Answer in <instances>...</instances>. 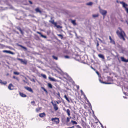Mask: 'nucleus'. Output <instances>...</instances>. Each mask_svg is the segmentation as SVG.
<instances>
[{"label": "nucleus", "instance_id": "obj_1", "mask_svg": "<svg viewBox=\"0 0 128 128\" xmlns=\"http://www.w3.org/2000/svg\"><path fill=\"white\" fill-rule=\"evenodd\" d=\"M118 29L119 30L117 31L116 32L117 34L120 38L125 40L124 37L126 36L125 33L120 28H118Z\"/></svg>", "mask_w": 128, "mask_h": 128}, {"label": "nucleus", "instance_id": "obj_2", "mask_svg": "<svg viewBox=\"0 0 128 128\" xmlns=\"http://www.w3.org/2000/svg\"><path fill=\"white\" fill-rule=\"evenodd\" d=\"M99 11L100 13L102 16H106L107 13V12L106 10L101 9L100 7H99Z\"/></svg>", "mask_w": 128, "mask_h": 128}, {"label": "nucleus", "instance_id": "obj_3", "mask_svg": "<svg viewBox=\"0 0 128 128\" xmlns=\"http://www.w3.org/2000/svg\"><path fill=\"white\" fill-rule=\"evenodd\" d=\"M51 120L52 121L55 122L56 124L58 123L59 122V119L57 118H52Z\"/></svg>", "mask_w": 128, "mask_h": 128}, {"label": "nucleus", "instance_id": "obj_4", "mask_svg": "<svg viewBox=\"0 0 128 128\" xmlns=\"http://www.w3.org/2000/svg\"><path fill=\"white\" fill-rule=\"evenodd\" d=\"M120 3L121 4H122V6L123 8H124L125 9L126 8H127L126 7L128 6L127 4H126L125 2H120Z\"/></svg>", "mask_w": 128, "mask_h": 128}, {"label": "nucleus", "instance_id": "obj_5", "mask_svg": "<svg viewBox=\"0 0 128 128\" xmlns=\"http://www.w3.org/2000/svg\"><path fill=\"white\" fill-rule=\"evenodd\" d=\"M24 88L25 89L28 91H29L32 92H33L32 90L28 86H24Z\"/></svg>", "mask_w": 128, "mask_h": 128}, {"label": "nucleus", "instance_id": "obj_6", "mask_svg": "<svg viewBox=\"0 0 128 128\" xmlns=\"http://www.w3.org/2000/svg\"><path fill=\"white\" fill-rule=\"evenodd\" d=\"M3 52H6L7 53L10 54H14V53L13 52H11L10 51L7 50H4L3 51Z\"/></svg>", "mask_w": 128, "mask_h": 128}, {"label": "nucleus", "instance_id": "obj_7", "mask_svg": "<svg viewBox=\"0 0 128 128\" xmlns=\"http://www.w3.org/2000/svg\"><path fill=\"white\" fill-rule=\"evenodd\" d=\"M8 88L9 90H11L13 89L14 86L12 84H9L8 86Z\"/></svg>", "mask_w": 128, "mask_h": 128}, {"label": "nucleus", "instance_id": "obj_8", "mask_svg": "<svg viewBox=\"0 0 128 128\" xmlns=\"http://www.w3.org/2000/svg\"><path fill=\"white\" fill-rule=\"evenodd\" d=\"M120 58L122 60L123 62H128V60H126L123 57H120Z\"/></svg>", "mask_w": 128, "mask_h": 128}, {"label": "nucleus", "instance_id": "obj_9", "mask_svg": "<svg viewBox=\"0 0 128 128\" xmlns=\"http://www.w3.org/2000/svg\"><path fill=\"white\" fill-rule=\"evenodd\" d=\"M64 110L66 111V112L67 113L68 115V116H70V110H69V109H68L66 110L65 109H64Z\"/></svg>", "mask_w": 128, "mask_h": 128}, {"label": "nucleus", "instance_id": "obj_10", "mask_svg": "<svg viewBox=\"0 0 128 128\" xmlns=\"http://www.w3.org/2000/svg\"><path fill=\"white\" fill-rule=\"evenodd\" d=\"M39 116L41 118H42L46 116V114L44 112L40 114Z\"/></svg>", "mask_w": 128, "mask_h": 128}, {"label": "nucleus", "instance_id": "obj_11", "mask_svg": "<svg viewBox=\"0 0 128 128\" xmlns=\"http://www.w3.org/2000/svg\"><path fill=\"white\" fill-rule=\"evenodd\" d=\"M109 38L110 40V42L112 43L115 44V42H114V40H112L110 36H109Z\"/></svg>", "mask_w": 128, "mask_h": 128}, {"label": "nucleus", "instance_id": "obj_12", "mask_svg": "<svg viewBox=\"0 0 128 128\" xmlns=\"http://www.w3.org/2000/svg\"><path fill=\"white\" fill-rule=\"evenodd\" d=\"M37 33L38 34H39L40 35V36L42 37L43 38H46V36L43 35L40 32H37Z\"/></svg>", "mask_w": 128, "mask_h": 128}, {"label": "nucleus", "instance_id": "obj_13", "mask_svg": "<svg viewBox=\"0 0 128 128\" xmlns=\"http://www.w3.org/2000/svg\"><path fill=\"white\" fill-rule=\"evenodd\" d=\"M53 106H54V109L56 111L58 110V107L57 106L56 104H54Z\"/></svg>", "mask_w": 128, "mask_h": 128}, {"label": "nucleus", "instance_id": "obj_14", "mask_svg": "<svg viewBox=\"0 0 128 128\" xmlns=\"http://www.w3.org/2000/svg\"><path fill=\"white\" fill-rule=\"evenodd\" d=\"M20 95L22 97H26V95L24 94L23 93L20 92Z\"/></svg>", "mask_w": 128, "mask_h": 128}, {"label": "nucleus", "instance_id": "obj_15", "mask_svg": "<svg viewBox=\"0 0 128 128\" xmlns=\"http://www.w3.org/2000/svg\"><path fill=\"white\" fill-rule=\"evenodd\" d=\"M48 78L51 81L54 82L56 81V80L53 78H52L49 77Z\"/></svg>", "mask_w": 128, "mask_h": 128}, {"label": "nucleus", "instance_id": "obj_16", "mask_svg": "<svg viewBox=\"0 0 128 128\" xmlns=\"http://www.w3.org/2000/svg\"><path fill=\"white\" fill-rule=\"evenodd\" d=\"M98 56L102 59H104V57L103 55L101 54H99L98 55Z\"/></svg>", "mask_w": 128, "mask_h": 128}, {"label": "nucleus", "instance_id": "obj_17", "mask_svg": "<svg viewBox=\"0 0 128 128\" xmlns=\"http://www.w3.org/2000/svg\"><path fill=\"white\" fill-rule=\"evenodd\" d=\"M42 107H38L36 109V112H38L41 109Z\"/></svg>", "mask_w": 128, "mask_h": 128}, {"label": "nucleus", "instance_id": "obj_18", "mask_svg": "<svg viewBox=\"0 0 128 128\" xmlns=\"http://www.w3.org/2000/svg\"><path fill=\"white\" fill-rule=\"evenodd\" d=\"M35 10L37 12H38L40 13L42 12L38 8H36L35 9Z\"/></svg>", "mask_w": 128, "mask_h": 128}, {"label": "nucleus", "instance_id": "obj_19", "mask_svg": "<svg viewBox=\"0 0 128 128\" xmlns=\"http://www.w3.org/2000/svg\"><path fill=\"white\" fill-rule=\"evenodd\" d=\"M99 16L98 14H93L92 15V16L93 18H95L98 17Z\"/></svg>", "mask_w": 128, "mask_h": 128}, {"label": "nucleus", "instance_id": "obj_20", "mask_svg": "<svg viewBox=\"0 0 128 128\" xmlns=\"http://www.w3.org/2000/svg\"><path fill=\"white\" fill-rule=\"evenodd\" d=\"M0 83L2 84H3L4 85H5L6 84L7 82H2V80H1L0 79Z\"/></svg>", "mask_w": 128, "mask_h": 128}, {"label": "nucleus", "instance_id": "obj_21", "mask_svg": "<svg viewBox=\"0 0 128 128\" xmlns=\"http://www.w3.org/2000/svg\"><path fill=\"white\" fill-rule=\"evenodd\" d=\"M93 4V2H90L86 4V5L88 6H91Z\"/></svg>", "mask_w": 128, "mask_h": 128}, {"label": "nucleus", "instance_id": "obj_22", "mask_svg": "<svg viewBox=\"0 0 128 128\" xmlns=\"http://www.w3.org/2000/svg\"><path fill=\"white\" fill-rule=\"evenodd\" d=\"M64 97L68 102H70V100L66 95H64Z\"/></svg>", "mask_w": 128, "mask_h": 128}, {"label": "nucleus", "instance_id": "obj_23", "mask_svg": "<svg viewBox=\"0 0 128 128\" xmlns=\"http://www.w3.org/2000/svg\"><path fill=\"white\" fill-rule=\"evenodd\" d=\"M48 86L49 88H52V85L51 84H50V83H48Z\"/></svg>", "mask_w": 128, "mask_h": 128}, {"label": "nucleus", "instance_id": "obj_24", "mask_svg": "<svg viewBox=\"0 0 128 128\" xmlns=\"http://www.w3.org/2000/svg\"><path fill=\"white\" fill-rule=\"evenodd\" d=\"M41 76L44 78H46V75H45L44 74H41Z\"/></svg>", "mask_w": 128, "mask_h": 128}, {"label": "nucleus", "instance_id": "obj_25", "mask_svg": "<svg viewBox=\"0 0 128 128\" xmlns=\"http://www.w3.org/2000/svg\"><path fill=\"white\" fill-rule=\"evenodd\" d=\"M71 122L73 124H77V122L75 121L72 120Z\"/></svg>", "mask_w": 128, "mask_h": 128}, {"label": "nucleus", "instance_id": "obj_26", "mask_svg": "<svg viewBox=\"0 0 128 128\" xmlns=\"http://www.w3.org/2000/svg\"><path fill=\"white\" fill-rule=\"evenodd\" d=\"M13 78H14L16 79L18 81H19V79L18 78L14 76H13Z\"/></svg>", "mask_w": 128, "mask_h": 128}, {"label": "nucleus", "instance_id": "obj_27", "mask_svg": "<svg viewBox=\"0 0 128 128\" xmlns=\"http://www.w3.org/2000/svg\"><path fill=\"white\" fill-rule=\"evenodd\" d=\"M14 74L16 75H19L20 74L19 72H14Z\"/></svg>", "mask_w": 128, "mask_h": 128}, {"label": "nucleus", "instance_id": "obj_28", "mask_svg": "<svg viewBox=\"0 0 128 128\" xmlns=\"http://www.w3.org/2000/svg\"><path fill=\"white\" fill-rule=\"evenodd\" d=\"M57 35L60 37L61 39H62L63 38L61 34H57Z\"/></svg>", "mask_w": 128, "mask_h": 128}, {"label": "nucleus", "instance_id": "obj_29", "mask_svg": "<svg viewBox=\"0 0 128 128\" xmlns=\"http://www.w3.org/2000/svg\"><path fill=\"white\" fill-rule=\"evenodd\" d=\"M72 22L74 25H76V24L75 23V20H72Z\"/></svg>", "mask_w": 128, "mask_h": 128}, {"label": "nucleus", "instance_id": "obj_30", "mask_svg": "<svg viewBox=\"0 0 128 128\" xmlns=\"http://www.w3.org/2000/svg\"><path fill=\"white\" fill-rule=\"evenodd\" d=\"M29 79L31 81L34 82H35V81L34 78H29Z\"/></svg>", "mask_w": 128, "mask_h": 128}, {"label": "nucleus", "instance_id": "obj_31", "mask_svg": "<svg viewBox=\"0 0 128 128\" xmlns=\"http://www.w3.org/2000/svg\"><path fill=\"white\" fill-rule=\"evenodd\" d=\"M52 56L54 59H55L56 60H58V58L57 57L55 56Z\"/></svg>", "mask_w": 128, "mask_h": 128}, {"label": "nucleus", "instance_id": "obj_32", "mask_svg": "<svg viewBox=\"0 0 128 128\" xmlns=\"http://www.w3.org/2000/svg\"><path fill=\"white\" fill-rule=\"evenodd\" d=\"M27 61L25 60H23L22 62V63L25 64H27Z\"/></svg>", "mask_w": 128, "mask_h": 128}, {"label": "nucleus", "instance_id": "obj_33", "mask_svg": "<svg viewBox=\"0 0 128 128\" xmlns=\"http://www.w3.org/2000/svg\"><path fill=\"white\" fill-rule=\"evenodd\" d=\"M51 102L53 106L54 105V104H56V102H53V101H52Z\"/></svg>", "mask_w": 128, "mask_h": 128}, {"label": "nucleus", "instance_id": "obj_34", "mask_svg": "<svg viewBox=\"0 0 128 128\" xmlns=\"http://www.w3.org/2000/svg\"><path fill=\"white\" fill-rule=\"evenodd\" d=\"M42 88L44 90L45 92L47 94L48 93L47 92L46 90L43 87H42Z\"/></svg>", "mask_w": 128, "mask_h": 128}, {"label": "nucleus", "instance_id": "obj_35", "mask_svg": "<svg viewBox=\"0 0 128 128\" xmlns=\"http://www.w3.org/2000/svg\"><path fill=\"white\" fill-rule=\"evenodd\" d=\"M66 118H67V120H66V122H68L70 121V120H69V118L68 117H67Z\"/></svg>", "mask_w": 128, "mask_h": 128}, {"label": "nucleus", "instance_id": "obj_36", "mask_svg": "<svg viewBox=\"0 0 128 128\" xmlns=\"http://www.w3.org/2000/svg\"><path fill=\"white\" fill-rule=\"evenodd\" d=\"M56 27L58 28H62V27L61 26L59 25H57L56 26Z\"/></svg>", "mask_w": 128, "mask_h": 128}, {"label": "nucleus", "instance_id": "obj_37", "mask_svg": "<svg viewBox=\"0 0 128 128\" xmlns=\"http://www.w3.org/2000/svg\"><path fill=\"white\" fill-rule=\"evenodd\" d=\"M50 22H51L52 24H54V23L55 22H54V20H52V21H50Z\"/></svg>", "mask_w": 128, "mask_h": 128}, {"label": "nucleus", "instance_id": "obj_38", "mask_svg": "<svg viewBox=\"0 0 128 128\" xmlns=\"http://www.w3.org/2000/svg\"><path fill=\"white\" fill-rule=\"evenodd\" d=\"M16 28L18 30L20 31L21 30V29L20 27H16Z\"/></svg>", "mask_w": 128, "mask_h": 128}, {"label": "nucleus", "instance_id": "obj_39", "mask_svg": "<svg viewBox=\"0 0 128 128\" xmlns=\"http://www.w3.org/2000/svg\"><path fill=\"white\" fill-rule=\"evenodd\" d=\"M18 60H20L22 63V62L23 61V60L22 59L18 58Z\"/></svg>", "mask_w": 128, "mask_h": 128}, {"label": "nucleus", "instance_id": "obj_40", "mask_svg": "<svg viewBox=\"0 0 128 128\" xmlns=\"http://www.w3.org/2000/svg\"><path fill=\"white\" fill-rule=\"evenodd\" d=\"M125 10L127 13H128V8H126Z\"/></svg>", "mask_w": 128, "mask_h": 128}, {"label": "nucleus", "instance_id": "obj_41", "mask_svg": "<svg viewBox=\"0 0 128 128\" xmlns=\"http://www.w3.org/2000/svg\"><path fill=\"white\" fill-rule=\"evenodd\" d=\"M97 42L96 46H98L99 45V44L98 41L97 40Z\"/></svg>", "mask_w": 128, "mask_h": 128}, {"label": "nucleus", "instance_id": "obj_42", "mask_svg": "<svg viewBox=\"0 0 128 128\" xmlns=\"http://www.w3.org/2000/svg\"><path fill=\"white\" fill-rule=\"evenodd\" d=\"M64 57L66 58H69V57L68 56H65Z\"/></svg>", "mask_w": 128, "mask_h": 128}, {"label": "nucleus", "instance_id": "obj_43", "mask_svg": "<svg viewBox=\"0 0 128 128\" xmlns=\"http://www.w3.org/2000/svg\"><path fill=\"white\" fill-rule=\"evenodd\" d=\"M54 24V26L56 27L57 26V23L56 22H55Z\"/></svg>", "mask_w": 128, "mask_h": 128}, {"label": "nucleus", "instance_id": "obj_44", "mask_svg": "<svg viewBox=\"0 0 128 128\" xmlns=\"http://www.w3.org/2000/svg\"><path fill=\"white\" fill-rule=\"evenodd\" d=\"M35 103L34 101H32L31 102V103L33 105Z\"/></svg>", "mask_w": 128, "mask_h": 128}, {"label": "nucleus", "instance_id": "obj_45", "mask_svg": "<svg viewBox=\"0 0 128 128\" xmlns=\"http://www.w3.org/2000/svg\"><path fill=\"white\" fill-rule=\"evenodd\" d=\"M20 32L21 33L22 35L24 34V32L22 31L21 30L20 31Z\"/></svg>", "mask_w": 128, "mask_h": 128}, {"label": "nucleus", "instance_id": "obj_46", "mask_svg": "<svg viewBox=\"0 0 128 128\" xmlns=\"http://www.w3.org/2000/svg\"><path fill=\"white\" fill-rule=\"evenodd\" d=\"M20 32L21 33L22 35L24 34V32L22 31L21 30L20 31Z\"/></svg>", "mask_w": 128, "mask_h": 128}, {"label": "nucleus", "instance_id": "obj_47", "mask_svg": "<svg viewBox=\"0 0 128 128\" xmlns=\"http://www.w3.org/2000/svg\"><path fill=\"white\" fill-rule=\"evenodd\" d=\"M97 38L98 40H99L101 42H103L102 41L100 38Z\"/></svg>", "mask_w": 128, "mask_h": 128}, {"label": "nucleus", "instance_id": "obj_48", "mask_svg": "<svg viewBox=\"0 0 128 128\" xmlns=\"http://www.w3.org/2000/svg\"><path fill=\"white\" fill-rule=\"evenodd\" d=\"M76 127L78 128H82L78 125H77L76 126Z\"/></svg>", "mask_w": 128, "mask_h": 128}, {"label": "nucleus", "instance_id": "obj_49", "mask_svg": "<svg viewBox=\"0 0 128 128\" xmlns=\"http://www.w3.org/2000/svg\"><path fill=\"white\" fill-rule=\"evenodd\" d=\"M28 2L30 4H32V2L30 0H29Z\"/></svg>", "mask_w": 128, "mask_h": 128}, {"label": "nucleus", "instance_id": "obj_50", "mask_svg": "<svg viewBox=\"0 0 128 128\" xmlns=\"http://www.w3.org/2000/svg\"><path fill=\"white\" fill-rule=\"evenodd\" d=\"M100 80V82L101 83H103V84H104V82H102V81H101V80Z\"/></svg>", "mask_w": 128, "mask_h": 128}, {"label": "nucleus", "instance_id": "obj_51", "mask_svg": "<svg viewBox=\"0 0 128 128\" xmlns=\"http://www.w3.org/2000/svg\"><path fill=\"white\" fill-rule=\"evenodd\" d=\"M104 84H111L110 82H104Z\"/></svg>", "mask_w": 128, "mask_h": 128}, {"label": "nucleus", "instance_id": "obj_52", "mask_svg": "<svg viewBox=\"0 0 128 128\" xmlns=\"http://www.w3.org/2000/svg\"><path fill=\"white\" fill-rule=\"evenodd\" d=\"M80 91L81 92V93L82 94H84V93L82 91V90H80Z\"/></svg>", "mask_w": 128, "mask_h": 128}, {"label": "nucleus", "instance_id": "obj_53", "mask_svg": "<svg viewBox=\"0 0 128 128\" xmlns=\"http://www.w3.org/2000/svg\"><path fill=\"white\" fill-rule=\"evenodd\" d=\"M22 48H24V49H25V50H26V47H25L24 46H23V47H22Z\"/></svg>", "mask_w": 128, "mask_h": 128}, {"label": "nucleus", "instance_id": "obj_54", "mask_svg": "<svg viewBox=\"0 0 128 128\" xmlns=\"http://www.w3.org/2000/svg\"><path fill=\"white\" fill-rule=\"evenodd\" d=\"M96 74H98V75H99V73H98V71H96Z\"/></svg>", "mask_w": 128, "mask_h": 128}, {"label": "nucleus", "instance_id": "obj_55", "mask_svg": "<svg viewBox=\"0 0 128 128\" xmlns=\"http://www.w3.org/2000/svg\"><path fill=\"white\" fill-rule=\"evenodd\" d=\"M74 128V126H73L71 127H70V128Z\"/></svg>", "mask_w": 128, "mask_h": 128}, {"label": "nucleus", "instance_id": "obj_56", "mask_svg": "<svg viewBox=\"0 0 128 128\" xmlns=\"http://www.w3.org/2000/svg\"><path fill=\"white\" fill-rule=\"evenodd\" d=\"M126 23L127 25H128V22L127 20H126Z\"/></svg>", "mask_w": 128, "mask_h": 128}, {"label": "nucleus", "instance_id": "obj_57", "mask_svg": "<svg viewBox=\"0 0 128 128\" xmlns=\"http://www.w3.org/2000/svg\"><path fill=\"white\" fill-rule=\"evenodd\" d=\"M103 16V19H104V18H105V16Z\"/></svg>", "mask_w": 128, "mask_h": 128}, {"label": "nucleus", "instance_id": "obj_58", "mask_svg": "<svg viewBox=\"0 0 128 128\" xmlns=\"http://www.w3.org/2000/svg\"><path fill=\"white\" fill-rule=\"evenodd\" d=\"M20 46L21 47V48H22V47H23V46H22V45H20Z\"/></svg>", "mask_w": 128, "mask_h": 128}, {"label": "nucleus", "instance_id": "obj_59", "mask_svg": "<svg viewBox=\"0 0 128 128\" xmlns=\"http://www.w3.org/2000/svg\"><path fill=\"white\" fill-rule=\"evenodd\" d=\"M91 68H92V69H93V70H94V68H92V67H91Z\"/></svg>", "mask_w": 128, "mask_h": 128}, {"label": "nucleus", "instance_id": "obj_60", "mask_svg": "<svg viewBox=\"0 0 128 128\" xmlns=\"http://www.w3.org/2000/svg\"><path fill=\"white\" fill-rule=\"evenodd\" d=\"M16 32V33L17 34H19V33H18V32Z\"/></svg>", "mask_w": 128, "mask_h": 128}, {"label": "nucleus", "instance_id": "obj_61", "mask_svg": "<svg viewBox=\"0 0 128 128\" xmlns=\"http://www.w3.org/2000/svg\"><path fill=\"white\" fill-rule=\"evenodd\" d=\"M77 87L78 88H79V86H77Z\"/></svg>", "mask_w": 128, "mask_h": 128}, {"label": "nucleus", "instance_id": "obj_62", "mask_svg": "<svg viewBox=\"0 0 128 128\" xmlns=\"http://www.w3.org/2000/svg\"><path fill=\"white\" fill-rule=\"evenodd\" d=\"M56 102L57 103V104H58V102H57V101H56Z\"/></svg>", "mask_w": 128, "mask_h": 128}, {"label": "nucleus", "instance_id": "obj_63", "mask_svg": "<svg viewBox=\"0 0 128 128\" xmlns=\"http://www.w3.org/2000/svg\"><path fill=\"white\" fill-rule=\"evenodd\" d=\"M123 97L124 98H126L125 97H124V96H123Z\"/></svg>", "mask_w": 128, "mask_h": 128}, {"label": "nucleus", "instance_id": "obj_64", "mask_svg": "<svg viewBox=\"0 0 128 128\" xmlns=\"http://www.w3.org/2000/svg\"><path fill=\"white\" fill-rule=\"evenodd\" d=\"M121 21H122V22H123V20H121Z\"/></svg>", "mask_w": 128, "mask_h": 128}]
</instances>
